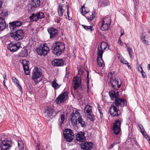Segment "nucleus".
<instances>
[{
  "mask_svg": "<svg viewBox=\"0 0 150 150\" xmlns=\"http://www.w3.org/2000/svg\"><path fill=\"white\" fill-rule=\"evenodd\" d=\"M127 102L125 99L122 98H115V102L111 104L109 109V112L112 117H117L121 114L118 107H122L127 105Z\"/></svg>",
  "mask_w": 150,
  "mask_h": 150,
  "instance_id": "obj_1",
  "label": "nucleus"
},
{
  "mask_svg": "<svg viewBox=\"0 0 150 150\" xmlns=\"http://www.w3.org/2000/svg\"><path fill=\"white\" fill-rule=\"evenodd\" d=\"M71 121L72 124L75 126L80 124L81 127H84L86 125L85 122L81 118V115L78 110L71 114Z\"/></svg>",
  "mask_w": 150,
  "mask_h": 150,
  "instance_id": "obj_2",
  "label": "nucleus"
},
{
  "mask_svg": "<svg viewBox=\"0 0 150 150\" xmlns=\"http://www.w3.org/2000/svg\"><path fill=\"white\" fill-rule=\"evenodd\" d=\"M54 54L57 56L59 55L65 49L64 45L63 43L58 42L53 44L52 47Z\"/></svg>",
  "mask_w": 150,
  "mask_h": 150,
  "instance_id": "obj_3",
  "label": "nucleus"
},
{
  "mask_svg": "<svg viewBox=\"0 0 150 150\" xmlns=\"http://www.w3.org/2000/svg\"><path fill=\"white\" fill-rule=\"evenodd\" d=\"M112 73L111 72L109 74L110 77V83L112 87L114 89L118 90L120 87L121 84V82H119L118 79L112 76Z\"/></svg>",
  "mask_w": 150,
  "mask_h": 150,
  "instance_id": "obj_4",
  "label": "nucleus"
},
{
  "mask_svg": "<svg viewBox=\"0 0 150 150\" xmlns=\"http://www.w3.org/2000/svg\"><path fill=\"white\" fill-rule=\"evenodd\" d=\"M42 74V73L41 69L38 67H35L33 69L32 73V79L34 81L36 84L40 81H37L40 78Z\"/></svg>",
  "mask_w": 150,
  "mask_h": 150,
  "instance_id": "obj_5",
  "label": "nucleus"
},
{
  "mask_svg": "<svg viewBox=\"0 0 150 150\" xmlns=\"http://www.w3.org/2000/svg\"><path fill=\"white\" fill-rule=\"evenodd\" d=\"M13 32L11 33L10 36L16 40H22L24 36V33L22 30H15Z\"/></svg>",
  "mask_w": 150,
  "mask_h": 150,
  "instance_id": "obj_6",
  "label": "nucleus"
},
{
  "mask_svg": "<svg viewBox=\"0 0 150 150\" xmlns=\"http://www.w3.org/2000/svg\"><path fill=\"white\" fill-rule=\"evenodd\" d=\"M63 134L64 139L68 142L71 141L74 138V134L72 131L69 129H65Z\"/></svg>",
  "mask_w": 150,
  "mask_h": 150,
  "instance_id": "obj_7",
  "label": "nucleus"
},
{
  "mask_svg": "<svg viewBox=\"0 0 150 150\" xmlns=\"http://www.w3.org/2000/svg\"><path fill=\"white\" fill-rule=\"evenodd\" d=\"M49 50V48L46 44H43L42 46L39 47L37 51L39 54L40 55L45 56Z\"/></svg>",
  "mask_w": 150,
  "mask_h": 150,
  "instance_id": "obj_8",
  "label": "nucleus"
},
{
  "mask_svg": "<svg viewBox=\"0 0 150 150\" xmlns=\"http://www.w3.org/2000/svg\"><path fill=\"white\" fill-rule=\"evenodd\" d=\"M68 97V93L67 92H64L60 94L56 99V102L58 104L64 103Z\"/></svg>",
  "mask_w": 150,
  "mask_h": 150,
  "instance_id": "obj_9",
  "label": "nucleus"
},
{
  "mask_svg": "<svg viewBox=\"0 0 150 150\" xmlns=\"http://www.w3.org/2000/svg\"><path fill=\"white\" fill-rule=\"evenodd\" d=\"M121 123V121L120 120H117L114 123L112 127V130L114 132V133L117 135L119 134L121 131L120 126Z\"/></svg>",
  "mask_w": 150,
  "mask_h": 150,
  "instance_id": "obj_10",
  "label": "nucleus"
},
{
  "mask_svg": "<svg viewBox=\"0 0 150 150\" xmlns=\"http://www.w3.org/2000/svg\"><path fill=\"white\" fill-rule=\"evenodd\" d=\"M21 46V44L19 42H11L8 47V49L11 52H14L17 50Z\"/></svg>",
  "mask_w": 150,
  "mask_h": 150,
  "instance_id": "obj_11",
  "label": "nucleus"
},
{
  "mask_svg": "<svg viewBox=\"0 0 150 150\" xmlns=\"http://www.w3.org/2000/svg\"><path fill=\"white\" fill-rule=\"evenodd\" d=\"M20 62L23 65L24 71L25 73V74L26 75H29L30 73L29 67L28 65V64L29 63V62H27L26 60L24 59L21 60Z\"/></svg>",
  "mask_w": 150,
  "mask_h": 150,
  "instance_id": "obj_12",
  "label": "nucleus"
},
{
  "mask_svg": "<svg viewBox=\"0 0 150 150\" xmlns=\"http://www.w3.org/2000/svg\"><path fill=\"white\" fill-rule=\"evenodd\" d=\"M0 145L2 150L8 149L12 146L11 142L9 140L3 141Z\"/></svg>",
  "mask_w": 150,
  "mask_h": 150,
  "instance_id": "obj_13",
  "label": "nucleus"
},
{
  "mask_svg": "<svg viewBox=\"0 0 150 150\" xmlns=\"http://www.w3.org/2000/svg\"><path fill=\"white\" fill-rule=\"evenodd\" d=\"M22 24V23L21 21H15L9 23V28L12 31H14L17 27L20 26Z\"/></svg>",
  "mask_w": 150,
  "mask_h": 150,
  "instance_id": "obj_14",
  "label": "nucleus"
},
{
  "mask_svg": "<svg viewBox=\"0 0 150 150\" xmlns=\"http://www.w3.org/2000/svg\"><path fill=\"white\" fill-rule=\"evenodd\" d=\"M108 45V44L105 42H101L98 47L97 54H103Z\"/></svg>",
  "mask_w": 150,
  "mask_h": 150,
  "instance_id": "obj_15",
  "label": "nucleus"
},
{
  "mask_svg": "<svg viewBox=\"0 0 150 150\" xmlns=\"http://www.w3.org/2000/svg\"><path fill=\"white\" fill-rule=\"evenodd\" d=\"M80 146L83 150H90L93 148V144L90 142H86L80 144Z\"/></svg>",
  "mask_w": 150,
  "mask_h": 150,
  "instance_id": "obj_16",
  "label": "nucleus"
},
{
  "mask_svg": "<svg viewBox=\"0 0 150 150\" xmlns=\"http://www.w3.org/2000/svg\"><path fill=\"white\" fill-rule=\"evenodd\" d=\"M72 86L74 90H76L79 87L81 82V79L79 77H75L73 79Z\"/></svg>",
  "mask_w": 150,
  "mask_h": 150,
  "instance_id": "obj_17",
  "label": "nucleus"
},
{
  "mask_svg": "<svg viewBox=\"0 0 150 150\" xmlns=\"http://www.w3.org/2000/svg\"><path fill=\"white\" fill-rule=\"evenodd\" d=\"M85 133L84 132H80L76 135V140L80 142H83L85 141Z\"/></svg>",
  "mask_w": 150,
  "mask_h": 150,
  "instance_id": "obj_18",
  "label": "nucleus"
},
{
  "mask_svg": "<svg viewBox=\"0 0 150 150\" xmlns=\"http://www.w3.org/2000/svg\"><path fill=\"white\" fill-rule=\"evenodd\" d=\"M48 32L50 34V38L51 39L55 37L57 34L58 31L53 27L48 28Z\"/></svg>",
  "mask_w": 150,
  "mask_h": 150,
  "instance_id": "obj_19",
  "label": "nucleus"
},
{
  "mask_svg": "<svg viewBox=\"0 0 150 150\" xmlns=\"http://www.w3.org/2000/svg\"><path fill=\"white\" fill-rule=\"evenodd\" d=\"M67 113L66 112H63L60 113V117L59 119V125L61 126L67 118Z\"/></svg>",
  "mask_w": 150,
  "mask_h": 150,
  "instance_id": "obj_20",
  "label": "nucleus"
},
{
  "mask_svg": "<svg viewBox=\"0 0 150 150\" xmlns=\"http://www.w3.org/2000/svg\"><path fill=\"white\" fill-rule=\"evenodd\" d=\"M52 65L55 66H63L64 62L62 60L60 59H56L52 61Z\"/></svg>",
  "mask_w": 150,
  "mask_h": 150,
  "instance_id": "obj_21",
  "label": "nucleus"
},
{
  "mask_svg": "<svg viewBox=\"0 0 150 150\" xmlns=\"http://www.w3.org/2000/svg\"><path fill=\"white\" fill-rule=\"evenodd\" d=\"M98 55L97 62L99 66L101 67L104 65V63L102 59L103 54H97Z\"/></svg>",
  "mask_w": 150,
  "mask_h": 150,
  "instance_id": "obj_22",
  "label": "nucleus"
},
{
  "mask_svg": "<svg viewBox=\"0 0 150 150\" xmlns=\"http://www.w3.org/2000/svg\"><path fill=\"white\" fill-rule=\"evenodd\" d=\"M54 110L52 108H49L45 111V116L47 118L51 116L53 114Z\"/></svg>",
  "mask_w": 150,
  "mask_h": 150,
  "instance_id": "obj_23",
  "label": "nucleus"
},
{
  "mask_svg": "<svg viewBox=\"0 0 150 150\" xmlns=\"http://www.w3.org/2000/svg\"><path fill=\"white\" fill-rule=\"evenodd\" d=\"M109 4V2L108 0H100L98 6L100 7L108 5Z\"/></svg>",
  "mask_w": 150,
  "mask_h": 150,
  "instance_id": "obj_24",
  "label": "nucleus"
},
{
  "mask_svg": "<svg viewBox=\"0 0 150 150\" xmlns=\"http://www.w3.org/2000/svg\"><path fill=\"white\" fill-rule=\"evenodd\" d=\"M6 27V24L4 19L0 17V30L4 29Z\"/></svg>",
  "mask_w": 150,
  "mask_h": 150,
  "instance_id": "obj_25",
  "label": "nucleus"
},
{
  "mask_svg": "<svg viewBox=\"0 0 150 150\" xmlns=\"http://www.w3.org/2000/svg\"><path fill=\"white\" fill-rule=\"evenodd\" d=\"M57 11L58 15L60 17L62 16L63 14L64 9L62 5L61 4H59Z\"/></svg>",
  "mask_w": 150,
  "mask_h": 150,
  "instance_id": "obj_26",
  "label": "nucleus"
},
{
  "mask_svg": "<svg viewBox=\"0 0 150 150\" xmlns=\"http://www.w3.org/2000/svg\"><path fill=\"white\" fill-rule=\"evenodd\" d=\"M109 94L111 99L112 100L114 98H117L116 97L118 95L116 92L114 91H110L109 92Z\"/></svg>",
  "mask_w": 150,
  "mask_h": 150,
  "instance_id": "obj_27",
  "label": "nucleus"
},
{
  "mask_svg": "<svg viewBox=\"0 0 150 150\" xmlns=\"http://www.w3.org/2000/svg\"><path fill=\"white\" fill-rule=\"evenodd\" d=\"M12 81L13 83L16 85L17 87L19 89L20 91L22 90V88L21 86L19 83V81L18 79L15 77H13L12 78Z\"/></svg>",
  "mask_w": 150,
  "mask_h": 150,
  "instance_id": "obj_28",
  "label": "nucleus"
},
{
  "mask_svg": "<svg viewBox=\"0 0 150 150\" xmlns=\"http://www.w3.org/2000/svg\"><path fill=\"white\" fill-rule=\"evenodd\" d=\"M102 23L110 25L111 22L110 18L109 17L103 18L101 19Z\"/></svg>",
  "mask_w": 150,
  "mask_h": 150,
  "instance_id": "obj_29",
  "label": "nucleus"
},
{
  "mask_svg": "<svg viewBox=\"0 0 150 150\" xmlns=\"http://www.w3.org/2000/svg\"><path fill=\"white\" fill-rule=\"evenodd\" d=\"M110 25L101 23L100 27L101 29L103 31L108 30L110 27Z\"/></svg>",
  "mask_w": 150,
  "mask_h": 150,
  "instance_id": "obj_30",
  "label": "nucleus"
},
{
  "mask_svg": "<svg viewBox=\"0 0 150 150\" xmlns=\"http://www.w3.org/2000/svg\"><path fill=\"white\" fill-rule=\"evenodd\" d=\"M40 1L39 0H32V5L34 7H36L40 5Z\"/></svg>",
  "mask_w": 150,
  "mask_h": 150,
  "instance_id": "obj_31",
  "label": "nucleus"
},
{
  "mask_svg": "<svg viewBox=\"0 0 150 150\" xmlns=\"http://www.w3.org/2000/svg\"><path fill=\"white\" fill-rule=\"evenodd\" d=\"M84 112L87 114L91 113L92 112L91 107L89 105H86L84 109Z\"/></svg>",
  "mask_w": 150,
  "mask_h": 150,
  "instance_id": "obj_32",
  "label": "nucleus"
},
{
  "mask_svg": "<svg viewBox=\"0 0 150 150\" xmlns=\"http://www.w3.org/2000/svg\"><path fill=\"white\" fill-rule=\"evenodd\" d=\"M126 47L127 48V51L129 53V56L131 58H132L134 54L132 51V49L131 47L127 46L126 45Z\"/></svg>",
  "mask_w": 150,
  "mask_h": 150,
  "instance_id": "obj_33",
  "label": "nucleus"
},
{
  "mask_svg": "<svg viewBox=\"0 0 150 150\" xmlns=\"http://www.w3.org/2000/svg\"><path fill=\"white\" fill-rule=\"evenodd\" d=\"M28 54L27 50L25 49H23L20 52L19 55L20 56L22 57H26L27 56Z\"/></svg>",
  "mask_w": 150,
  "mask_h": 150,
  "instance_id": "obj_34",
  "label": "nucleus"
},
{
  "mask_svg": "<svg viewBox=\"0 0 150 150\" xmlns=\"http://www.w3.org/2000/svg\"><path fill=\"white\" fill-rule=\"evenodd\" d=\"M52 86L54 88V89H58L59 88L60 86L59 85L57 82L56 79H54L52 82Z\"/></svg>",
  "mask_w": 150,
  "mask_h": 150,
  "instance_id": "obj_35",
  "label": "nucleus"
},
{
  "mask_svg": "<svg viewBox=\"0 0 150 150\" xmlns=\"http://www.w3.org/2000/svg\"><path fill=\"white\" fill-rule=\"evenodd\" d=\"M95 12L93 11L91 13V15L90 16H87L86 17L87 19L88 20V21H91L93 20L95 17Z\"/></svg>",
  "mask_w": 150,
  "mask_h": 150,
  "instance_id": "obj_36",
  "label": "nucleus"
},
{
  "mask_svg": "<svg viewBox=\"0 0 150 150\" xmlns=\"http://www.w3.org/2000/svg\"><path fill=\"white\" fill-rule=\"evenodd\" d=\"M30 18L33 21H37L39 19L37 14L35 15L34 13L32 14V15L30 16Z\"/></svg>",
  "mask_w": 150,
  "mask_h": 150,
  "instance_id": "obj_37",
  "label": "nucleus"
},
{
  "mask_svg": "<svg viewBox=\"0 0 150 150\" xmlns=\"http://www.w3.org/2000/svg\"><path fill=\"white\" fill-rule=\"evenodd\" d=\"M18 144L19 150H23L24 146L23 142L19 140L18 141Z\"/></svg>",
  "mask_w": 150,
  "mask_h": 150,
  "instance_id": "obj_38",
  "label": "nucleus"
},
{
  "mask_svg": "<svg viewBox=\"0 0 150 150\" xmlns=\"http://www.w3.org/2000/svg\"><path fill=\"white\" fill-rule=\"evenodd\" d=\"M82 26L85 30L87 31H92L93 30V29L92 28L93 27L91 26H87L84 25H82Z\"/></svg>",
  "mask_w": 150,
  "mask_h": 150,
  "instance_id": "obj_39",
  "label": "nucleus"
},
{
  "mask_svg": "<svg viewBox=\"0 0 150 150\" xmlns=\"http://www.w3.org/2000/svg\"><path fill=\"white\" fill-rule=\"evenodd\" d=\"M141 132L142 133V134L145 136V138L147 139V138H149V143L150 144V138H149V137L148 136V135L146 133V132L145 130L144 129L143 130H142V131H141Z\"/></svg>",
  "mask_w": 150,
  "mask_h": 150,
  "instance_id": "obj_40",
  "label": "nucleus"
},
{
  "mask_svg": "<svg viewBox=\"0 0 150 150\" xmlns=\"http://www.w3.org/2000/svg\"><path fill=\"white\" fill-rule=\"evenodd\" d=\"M80 11L81 13L83 15H84L88 13V12L86 11V10L84 6H82L80 9Z\"/></svg>",
  "mask_w": 150,
  "mask_h": 150,
  "instance_id": "obj_41",
  "label": "nucleus"
},
{
  "mask_svg": "<svg viewBox=\"0 0 150 150\" xmlns=\"http://www.w3.org/2000/svg\"><path fill=\"white\" fill-rule=\"evenodd\" d=\"M37 15L39 19L44 18L45 17L44 13L42 12H40L37 13Z\"/></svg>",
  "mask_w": 150,
  "mask_h": 150,
  "instance_id": "obj_42",
  "label": "nucleus"
},
{
  "mask_svg": "<svg viewBox=\"0 0 150 150\" xmlns=\"http://www.w3.org/2000/svg\"><path fill=\"white\" fill-rule=\"evenodd\" d=\"M120 58L121 59H120V57H119V59L120 60L122 63L123 64H127L128 67L130 66V65L129 64V63L127 61L122 58L121 57H120Z\"/></svg>",
  "mask_w": 150,
  "mask_h": 150,
  "instance_id": "obj_43",
  "label": "nucleus"
},
{
  "mask_svg": "<svg viewBox=\"0 0 150 150\" xmlns=\"http://www.w3.org/2000/svg\"><path fill=\"white\" fill-rule=\"evenodd\" d=\"M147 38L148 37H146V34L145 33H143L141 34L140 36V40H141Z\"/></svg>",
  "mask_w": 150,
  "mask_h": 150,
  "instance_id": "obj_44",
  "label": "nucleus"
},
{
  "mask_svg": "<svg viewBox=\"0 0 150 150\" xmlns=\"http://www.w3.org/2000/svg\"><path fill=\"white\" fill-rule=\"evenodd\" d=\"M144 44L146 45H148L149 42L148 41V38H146L144 39L143 40H142Z\"/></svg>",
  "mask_w": 150,
  "mask_h": 150,
  "instance_id": "obj_45",
  "label": "nucleus"
},
{
  "mask_svg": "<svg viewBox=\"0 0 150 150\" xmlns=\"http://www.w3.org/2000/svg\"><path fill=\"white\" fill-rule=\"evenodd\" d=\"M87 79V88L88 89L89 88V73H87V76L86 77Z\"/></svg>",
  "mask_w": 150,
  "mask_h": 150,
  "instance_id": "obj_46",
  "label": "nucleus"
},
{
  "mask_svg": "<svg viewBox=\"0 0 150 150\" xmlns=\"http://www.w3.org/2000/svg\"><path fill=\"white\" fill-rule=\"evenodd\" d=\"M68 69L66 67V73L65 75V77L67 78L70 75V74L69 71H68Z\"/></svg>",
  "mask_w": 150,
  "mask_h": 150,
  "instance_id": "obj_47",
  "label": "nucleus"
},
{
  "mask_svg": "<svg viewBox=\"0 0 150 150\" xmlns=\"http://www.w3.org/2000/svg\"><path fill=\"white\" fill-rule=\"evenodd\" d=\"M137 67L138 68V69L139 71H143L142 67L140 65H138L137 66Z\"/></svg>",
  "mask_w": 150,
  "mask_h": 150,
  "instance_id": "obj_48",
  "label": "nucleus"
},
{
  "mask_svg": "<svg viewBox=\"0 0 150 150\" xmlns=\"http://www.w3.org/2000/svg\"><path fill=\"white\" fill-rule=\"evenodd\" d=\"M87 117L91 120L93 121V118L92 115H91V113L88 114Z\"/></svg>",
  "mask_w": 150,
  "mask_h": 150,
  "instance_id": "obj_49",
  "label": "nucleus"
},
{
  "mask_svg": "<svg viewBox=\"0 0 150 150\" xmlns=\"http://www.w3.org/2000/svg\"><path fill=\"white\" fill-rule=\"evenodd\" d=\"M118 43L121 46H122L123 45V43L121 41V39L120 38H119L118 39Z\"/></svg>",
  "mask_w": 150,
  "mask_h": 150,
  "instance_id": "obj_50",
  "label": "nucleus"
},
{
  "mask_svg": "<svg viewBox=\"0 0 150 150\" xmlns=\"http://www.w3.org/2000/svg\"><path fill=\"white\" fill-rule=\"evenodd\" d=\"M141 73H142V76L144 78H145L146 77V75L145 74V72H143V71H141Z\"/></svg>",
  "mask_w": 150,
  "mask_h": 150,
  "instance_id": "obj_51",
  "label": "nucleus"
},
{
  "mask_svg": "<svg viewBox=\"0 0 150 150\" xmlns=\"http://www.w3.org/2000/svg\"><path fill=\"white\" fill-rule=\"evenodd\" d=\"M139 126L141 131H142V130L144 129L142 125H139Z\"/></svg>",
  "mask_w": 150,
  "mask_h": 150,
  "instance_id": "obj_52",
  "label": "nucleus"
},
{
  "mask_svg": "<svg viewBox=\"0 0 150 150\" xmlns=\"http://www.w3.org/2000/svg\"><path fill=\"white\" fill-rule=\"evenodd\" d=\"M98 111H100L101 110V108L99 106V105H98Z\"/></svg>",
  "mask_w": 150,
  "mask_h": 150,
  "instance_id": "obj_53",
  "label": "nucleus"
},
{
  "mask_svg": "<svg viewBox=\"0 0 150 150\" xmlns=\"http://www.w3.org/2000/svg\"><path fill=\"white\" fill-rule=\"evenodd\" d=\"M67 15L68 16H69V12L68 10H69V7L68 5H67Z\"/></svg>",
  "mask_w": 150,
  "mask_h": 150,
  "instance_id": "obj_54",
  "label": "nucleus"
},
{
  "mask_svg": "<svg viewBox=\"0 0 150 150\" xmlns=\"http://www.w3.org/2000/svg\"><path fill=\"white\" fill-rule=\"evenodd\" d=\"M115 143H113L111 145V147H110V148H112L113 147V146L115 145Z\"/></svg>",
  "mask_w": 150,
  "mask_h": 150,
  "instance_id": "obj_55",
  "label": "nucleus"
},
{
  "mask_svg": "<svg viewBox=\"0 0 150 150\" xmlns=\"http://www.w3.org/2000/svg\"><path fill=\"white\" fill-rule=\"evenodd\" d=\"M2 5V0H0V8H1Z\"/></svg>",
  "mask_w": 150,
  "mask_h": 150,
  "instance_id": "obj_56",
  "label": "nucleus"
},
{
  "mask_svg": "<svg viewBox=\"0 0 150 150\" xmlns=\"http://www.w3.org/2000/svg\"><path fill=\"white\" fill-rule=\"evenodd\" d=\"M40 146V145L39 144H37L36 145V147L38 148L37 150H38V149H40L39 147Z\"/></svg>",
  "mask_w": 150,
  "mask_h": 150,
  "instance_id": "obj_57",
  "label": "nucleus"
},
{
  "mask_svg": "<svg viewBox=\"0 0 150 150\" xmlns=\"http://www.w3.org/2000/svg\"><path fill=\"white\" fill-rule=\"evenodd\" d=\"M7 15H8V13H7V12H5V13H4V14H3V16H7Z\"/></svg>",
  "mask_w": 150,
  "mask_h": 150,
  "instance_id": "obj_58",
  "label": "nucleus"
},
{
  "mask_svg": "<svg viewBox=\"0 0 150 150\" xmlns=\"http://www.w3.org/2000/svg\"><path fill=\"white\" fill-rule=\"evenodd\" d=\"M99 112L100 113V116L101 117H102V115H103V113H102L101 112V111H99Z\"/></svg>",
  "mask_w": 150,
  "mask_h": 150,
  "instance_id": "obj_59",
  "label": "nucleus"
},
{
  "mask_svg": "<svg viewBox=\"0 0 150 150\" xmlns=\"http://www.w3.org/2000/svg\"><path fill=\"white\" fill-rule=\"evenodd\" d=\"M124 34L125 33L124 32H123L122 33V32H121L120 36H122L124 35Z\"/></svg>",
  "mask_w": 150,
  "mask_h": 150,
  "instance_id": "obj_60",
  "label": "nucleus"
},
{
  "mask_svg": "<svg viewBox=\"0 0 150 150\" xmlns=\"http://www.w3.org/2000/svg\"><path fill=\"white\" fill-rule=\"evenodd\" d=\"M148 69L150 70V64H149L148 65Z\"/></svg>",
  "mask_w": 150,
  "mask_h": 150,
  "instance_id": "obj_61",
  "label": "nucleus"
},
{
  "mask_svg": "<svg viewBox=\"0 0 150 150\" xmlns=\"http://www.w3.org/2000/svg\"><path fill=\"white\" fill-rule=\"evenodd\" d=\"M4 79H6V75L5 74L4 76Z\"/></svg>",
  "mask_w": 150,
  "mask_h": 150,
  "instance_id": "obj_62",
  "label": "nucleus"
},
{
  "mask_svg": "<svg viewBox=\"0 0 150 150\" xmlns=\"http://www.w3.org/2000/svg\"><path fill=\"white\" fill-rule=\"evenodd\" d=\"M3 82H4V84H5V80H4Z\"/></svg>",
  "mask_w": 150,
  "mask_h": 150,
  "instance_id": "obj_63",
  "label": "nucleus"
},
{
  "mask_svg": "<svg viewBox=\"0 0 150 150\" xmlns=\"http://www.w3.org/2000/svg\"><path fill=\"white\" fill-rule=\"evenodd\" d=\"M120 142H118L117 143H116V144H120Z\"/></svg>",
  "mask_w": 150,
  "mask_h": 150,
  "instance_id": "obj_64",
  "label": "nucleus"
}]
</instances>
